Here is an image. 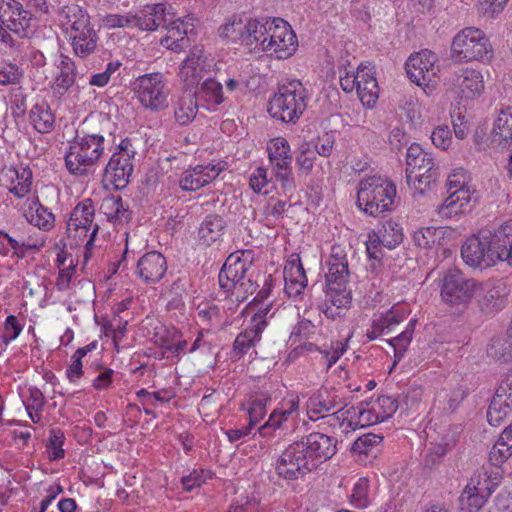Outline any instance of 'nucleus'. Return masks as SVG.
I'll use <instances>...</instances> for the list:
<instances>
[{
  "mask_svg": "<svg viewBox=\"0 0 512 512\" xmlns=\"http://www.w3.org/2000/svg\"><path fill=\"white\" fill-rule=\"evenodd\" d=\"M337 440L320 432H312L291 443L275 463L276 474L285 480H298L336 453Z\"/></svg>",
  "mask_w": 512,
  "mask_h": 512,
  "instance_id": "1",
  "label": "nucleus"
},
{
  "mask_svg": "<svg viewBox=\"0 0 512 512\" xmlns=\"http://www.w3.org/2000/svg\"><path fill=\"white\" fill-rule=\"evenodd\" d=\"M252 251L242 250L231 253L222 266L218 281L220 288L231 293L238 301H244L248 295L254 294L259 288L261 274L250 272Z\"/></svg>",
  "mask_w": 512,
  "mask_h": 512,
  "instance_id": "2",
  "label": "nucleus"
},
{
  "mask_svg": "<svg viewBox=\"0 0 512 512\" xmlns=\"http://www.w3.org/2000/svg\"><path fill=\"white\" fill-rule=\"evenodd\" d=\"M328 266L325 299L319 309L328 319L335 320L345 316L352 301L351 291L346 289L348 261L345 255L333 253Z\"/></svg>",
  "mask_w": 512,
  "mask_h": 512,
  "instance_id": "3",
  "label": "nucleus"
},
{
  "mask_svg": "<svg viewBox=\"0 0 512 512\" xmlns=\"http://www.w3.org/2000/svg\"><path fill=\"white\" fill-rule=\"evenodd\" d=\"M396 186L381 176L362 179L357 193L359 208L369 216L377 217L395 207Z\"/></svg>",
  "mask_w": 512,
  "mask_h": 512,
  "instance_id": "4",
  "label": "nucleus"
},
{
  "mask_svg": "<svg viewBox=\"0 0 512 512\" xmlns=\"http://www.w3.org/2000/svg\"><path fill=\"white\" fill-rule=\"evenodd\" d=\"M306 90L299 80L282 84L270 99L269 114L286 123H295L306 109Z\"/></svg>",
  "mask_w": 512,
  "mask_h": 512,
  "instance_id": "5",
  "label": "nucleus"
},
{
  "mask_svg": "<svg viewBox=\"0 0 512 512\" xmlns=\"http://www.w3.org/2000/svg\"><path fill=\"white\" fill-rule=\"evenodd\" d=\"M104 141V137L98 134L76 137L65 155L67 170L73 175H86L88 168L93 166L103 154Z\"/></svg>",
  "mask_w": 512,
  "mask_h": 512,
  "instance_id": "6",
  "label": "nucleus"
},
{
  "mask_svg": "<svg viewBox=\"0 0 512 512\" xmlns=\"http://www.w3.org/2000/svg\"><path fill=\"white\" fill-rule=\"evenodd\" d=\"M452 55L459 61H484L492 58L493 51L485 33L475 27L460 31L452 41Z\"/></svg>",
  "mask_w": 512,
  "mask_h": 512,
  "instance_id": "7",
  "label": "nucleus"
},
{
  "mask_svg": "<svg viewBox=\"0 0 512 512\" xmlns=\"http://www.w3.org/2000/svg\"><path fill=\"white\" fill-rule=\"evenodd\" d=\"M441 282L442 300L451 306L465 308L477 293L478 282L455 267L444 272Z\"/></svg>",
  "mask_w": 512,
  "mask_h": 512,
  "instance_id": "8",
  "label": "nucleus"
},
{
  "mask_svg": "<svg viewBox=\"0 0 512 512\" xmlns=\"http://www.w3.org/2000/svg\"><path fill=\"white\" fill-rule=\"evenodd\" d=\"M437 61V55L428 49L410 55L405 63L408 77L418 86H425L426 89L431 91L434 88L435 78L439 71L436 66Z\"/></svg>",
  "mask_w": 512,
  "mask_h": 512,
  "instance_id": "9",
  "label": "nucleus"
},
{
  "mask_svg": "<svg viewBox=\"0 0 512 512\" xmlns=\"http://www.w3.org/2000/svg\"><path fill=\"white\" fill-rule=\"evenodd\" d=\"M492 245L494 246L491 227H485L464 242L461 248V256L464 262L471 267H478L485 261L488 264L495 262L498 259Z\"/></svg>",
  "mask_w": 512,
  "mask_h": 512,
  "instance_id": "10",
  "label": "nucleus"
},
{
  "mask_svg": "<svg viewBox=\"0 0 512 512\" xmlns=\"http://www.w3.org/2000/svg\"><path fill=\"white\" fill-rule=\"evenodd\" d=\"M135 85L137 98L145 108L157 111L166 107L165 81L161 73L140 76Z\"/></svg>",
  "mask_w": 512,
  "mask_h": 512,
  "instance_id": "11",
  "label": "nucleus"
},
{
  "mask_svg": "<svg viewBox=\"0 0 512 512\" xmlns=\"http://www.w3.org/2000/svg\"><path fill=\"white\" fill-rule=\"evenodd\" d=\"M33 15L17 0H0V21L20 38H29L32 33Z\"/></svg>",
  "mask_w": 512,
  "mask_h": 512,
  "instance_id": "12",
  "label": "nucleus"
},
{
  "mask_svg": "<svg viewBox=\"0 0 512 512\" xmlns=\"http://www.w3.org/2000/svg\"><path fill=\"white\" fill-rule=\"evenodd\" d=\"M94 215L95 208L93 201L92 199L87 198L74 207L67 223V229L69 232L74 230L76 233L80 232L79 235L83 236H86L89 229L92 228L89 240L85 245L86 250H89L93 246L95 237L100 229L97 223H93Z\"/></svg>",
  "mask_w": 512,
  "mask_h": 512,
  "instance_id": "13",
  "label": "nucleus"
},
{
  "mask_svg": "<svg viewBox=\"0 0 512 512\" xmlns=\"http://www.w3.org/2000/svg\"><path fill=\"white\" fill-rule=\"evenodd\" d=\"M273 26L272 38L265 44L264 52L275 55L278 59H287L298 46L297 37L291 26L281 18L276 19Z\"/></svg>",
  "mask_w": 512,
  "mask_h": 512,
  "instance_id": "14",
  "label": "nucleus"
},
{
  "mask_svg": "<svg viewBox=\"0 0 512 512\" xmlns=\"http://www.w3.org/2000/svg\"><path fill=\"white\" fill-rule=\"evenodd\" d=\"M213 60L203 55V49L194 47L183 61L179 76L187 86L199 84L202 79L212 76Z\"/></svg>",
  "mask_w": 512,
  "mask_h": 512,
  "instance_id": "15",
  "label": "nucleus"
},
{
  "mask_svg": "<svg viewBox=\"0 0 512 512\" xmlns=\"http://www.w3.org/2000/svg\"><path fill=\"white\" fill-rule=\"evenodd\" d=\"M448 84L462 98L473 99L484 89L483 77L474 69H459L447 79Z\"/></svg>",
  "mask_w": 512,
  "mask_h": 512,
  "instance_id": "16",
  "label": "nucleus"
},
{
  "mask_svg": "<svg viewBox=\"0 0 512 512\" xmlns=\"http://www.w3.org/2000/svg\"><path fill=\"white\" fill-rule=\"evenodd\" d=\"M475 201L474 192H471L468 186H461L449 192V196L438 206L437 213L443 219H451L470 212L473 207L472 202Z\"/></svg>",
  "mask_w": 512,
  "mask_h": 512,
  "instance_id": "17",
  "label": "nucleus"
},
{
  "mask_svg": "<svg viewBox=\"0 0 512 512\" xmlns=\"http://www.w3.org/2000/svg\"><path fill=\"white\" fill-rule=\"evenodd\" d=\"M134 17V27L144 31H153L172 24L173 13L167 10L165 4L159 3L145 6Z\"/></svg>",
  "mask_w": 512,
  "mask_h": 512,
  "instance_id": "18",
  "label": "nucleus"
},
{
  "mask_svg": "<svg viewBox=\"0 0 512 512\" xmlns=\"http://www.w3.org/2000/svg\"><path fill=\"white\" fill-rule=\"evenodd\" d=\"M129 154H113L105 167L104 177L109 180L116 190L124 189L133 172V163Z\"/></svg>",
  "mask_w": 512,
  "mask_h": 512,
  "instance_id": "19",
  "label": "nucleus"
},
{
  "mask_svg": "<svg viewBox=\"0 0 512 512\" xmlns=\"http://www.w3.org/2000/svg\"><path fill=\"white\" fill-rule=\"evenodd\" d=\"M491 147L504 149L512 143V106L501 108L489 134Z\"/></svg>",
  "mask_w": 512,
  "mask_h": 512,
  "instance_id": "20",
  "label": "nucleus"
},
{
  "mask_svg": "<svg viewBox=\"0 0 512 512\" xmlns=\"http://www.w3.org/2000/svg\"><path fill=\"white\" fill-rule=\"evenodd\" d=\"M4 186L14 194L17 198L25 197L31 190L32 171L30 168L15 169L14 167L6 168L3 166Z\"/></svg>",
  "mask_w": 512,
  "mask_h": 512,
  "instance_id": "21",
  "label": "nucleus"
},
{
  "mask_svg": "<svg viewBox=\"0 0 512 512\" xmlns=\"http://www.w3.org/2000/svg\"><path fill=\"white\" fill-rule=\"evenodd\" d=\"M137 269L145 282H157L167 270L166 259L157 251L146 253L138 260Z\"/></svg>",
  "mask_w": 512,
  "mask_h": 512,
  "instance_id": "22",
  "label": "nucleus"
},
{
  "mask_svg": "<svg viewBox=\"0 0 512 512\" xmlns=\"http://www.w3.org/2000/svg\"><path fill=\"white\" fill-rule=\"evenodd\" d=\"M440 178L439 165L434 162L419 170H413L406 172V181L408 185L420 195H423L426 191L433 189L436 186Z\"/></svg>",
  "mask_w": 512,
  "mask_h": 512,
  "instance_id": "23",
  "label": "nucleus"
},
{
  "mask_svg": "<svg viewBox=\"0 0 512 512\" xmlns=\"http://www.w3.org/2000/svg\"><path fill=\"white\" fill-rule=\"evenodd\" d=\"M501 285L498 283L478 282L477 298L478 306L484 313L497 312L504 306V298L501 293Z\"/></svg>",
  "mask_w": 512,
  "mask_h": 512,
  "instance_id": "24",
  "label": "nucleus"
},
{
  "mask_svg": "<svg viewBox=\"0 0 512 512\" xmlns=\"http://www.w3.org/2000/svg\"><path fill=\"white\" fill-rule=\"evenodd\" d=\"M70 40L75 55L86 58L95 51L98 35L90 23L87 26L70 31Z\"/></svg>",
  "mask_w": 512,
  "mask_h": 512,
  "instance_id": "25",
  "label": "nucleus"
},
{
  "mask_svg": "<svg viewBox=\"0 0 512 512\" xmlns=\"http://www.w3.org/2000/svg\"><path fill=\"white\" fill-rule=\"evenodd\" d=\"M491 233L496 258L512 266V219L502 223L498 228L491 227Z\"/></svg>",
  "mask_w": 512,
  "mask_h": 512,
  "instance_id": "26",
  "label": "nucleus"
},
{
  "mask_svg": "<svg viewBox=\"0 0 512 512\" xmlns=\"http://www.w3.org/2000/svg\"><path fill=\"white\" fill-rule=\"evenodd\" d=\"M501 480V470L488 471L485 467H482L471 477L469 483L466 486V493H469L470 490H473L489 498L496 487L501 483Z\"/></svg>",
  "mask_w": 512,
  "mask_h": 512,
  "instance_id": "27",
  "label": "nucleus"
},
{
  "mask_svg": "<svg viewBox=\"0 0 512 512\" xmlns=\"http://www.w3.org/2000/svg\"><path fill=\"white\" fill-rule=\"evenodd\" d=\"M342 404L337 395L327 389H320L309 398L307 413L310 419L316 420L319 417L318 415H324L323 413L329 412Z\"/></svg>",
  "mask_w": 512,
  "mask_h": 512,
  "instance_id": "28",
  "label": "nucleus"
},
{
  "mask_svg": "<svg viewBox=\"0 0 512 512\" xmlns=\"http://www.w3.org/2000/svg\"><path fill=\"white\" fill-rule=\"evenodd\" d=\"M100 211L113 223L123 224L131 219V211L120 196L111 195L102 200Z\"/></svg>",
  "mask_w": 512,
  "mask_h": 512,
  "instance_id": "29",
  "label": "nucleus"
},
{
  "mask_svg": "<svg viewBox=\"0 0 512 512\" xmlns=\"http://www.w3.org/2000/svg\"><path fill=\"white\" fill-rule=\"evenodd\" d=\"M198 99L196 92L185 90L179 97L175 106V119L180 125H187L197 115Z\"/></svg>",
  "mask_w": 512,
  "mask_h": 512,
  "instance_id": "30",
  "label": "nucleus"
},
{
  "mask_svg": "<svg viewBox=\"0 0 512 512\" xmlns=\"http://www.w3.org/2000/svg\"><path fill=\"white\" fill-rule=\"evenodd\" d=\"M197 99L203 101L207 108L218 106L224 102L222 84L213 76H208L197 88Z\"/></svg>",
  "mask_w": 512,
  "mask_h": 512,
  "instance_id": "31",
  "label": "nucleus"
},
{
  "mask_svg": "<svg viewBox=\"0 0 512 512\" xmlns=\"http://www.w3.org/2000/svg\"><path fill=\"white\" fill-rule=\"evenodd\" d=\"M168 30V35L161 39V44L172 51L179 52L189 44V38L186 36L187 29L180 19L172 18V24L162 26Z\"/></svg>",
  "mask_w": 512,
  "mask_h": 512,
  "instance_id": "32",
  "label": "nucleus"
},
{
  "mask_svg": "<svg viewBox=\"0 0 512 512\" xmlns=\"http://www.w3.org/2000/svg\"><path fill=\"white\" fill-rule=\"evenodd\" d=\"M225 222L219 215H208L200 225L198 236L202 244L211 245L223 234Z\"/></svg>",
  "mask_w": 512,
  "mask_h": 512,
  "instance_id": "33",
  "label": "nucleus"
},
{
  "mask_svg": "<svg viewBox=\"0 0 512 512\" xmlns=\"http://www.w3.org/2000/svg\"><path fill=\"white\" fill-rule=\"evenodd\" d=\"M29 119L39 133H49L54 128L55 116L47 104L34 105L30 110Z\"/></svg>",
  "mask_w": 512,
  "mask_h": 512,
  "instance_id": "34",
  "label": "nucleus"
},
{
  "mask_svg": "<svg viewBox=\"0 0 512 512\" xmlns=\"http://www.w3.org/2000/svg\"><path fill=\"white\" fill-rule=\"evenodd\" d=\"M488 356L501 363L512 361V331L507 329V336H497L491 339L487 347Z\"/></svg>",
  "mask_w": 512,
  "mask_h": 512,
  "instance_id": "35",
  "label": "nucleus"
},
{
  "mask_svg": "<svg viewBox=\"0 0 512 512\" xmlns=\"http://www.w3.org/2000/svg\"><path fill=\"white\" fill-rule=\"evenodd\" d=\"M59 16L64 25L71 27V31L90 24V16L88 13L75 3L63 6L59 11Z\"/></svg>",
  "mask_w": 512,
  "mask_h": 512,
  "instance_id": "36",
  "label": "nucleus"
},
{
  "mask_svg": "<svg viewBox=\"0 0 512 512\" xmlns=\"http://www.w3.org/2000/svg\"><path fill=\"white\" fill-rule=\"evenodd\" d=\"M60 73L54 83V90L64 94L75 83V63L68 56L61 55L59 64Z\"/></svg>",
  "mask_w": 512,
  "mask_h": 512,
  "instance_id": "37",
  "label": "nucleus"
},
{
  "mask_svg": "<svg viewBox=\"0 0 512 512\" xmlns=\"http://www.w3.org/2000/svg\"><path fill=\"white\" fill-rule=\"evenodd\" d=\"M435 162L431 153L426 152L419 144L413 143L409 146L406 154V171L423 169Z\"/></svg>",
  "mask_w": 512,
  "mask_h": 512,
  "instance_id": "38",
  "label": "nucleus"
},
{
  "mask_svg": "<svg viewBox=\"0 0 512 512\" xmlns=\"http://www.w3.org/2000/svg\"><path fill=\"white\" fill-rule=\"evenodd\" d=\"M504 431L489 452V462L497 469L512 456V436L504 439Z\"/></svg>",
  "mask_w": 512,
  "mask_h": 512,
  "instance_id": "39",
  "label": "nucleus"
},
{
  "mask_svg": "<svg viewBox=\"0 0 512 512\" xmlns=\"http://www.w3.org/2000/svg\"><path fill=\"white\" fill-rule=\"evenodd\" d=\"M349 414L350 409L341 407L334 413L321 415L320 418L324 421V424L334 429L340 428L343 433L348 434L350 431H354L357 428V423H354L352 420H348ZM317 419H319V417H317Z\"/></svg>",
  "mask_w": 512,
  "mask_h": 512,
  "instance_id": "40",
  "label": "nucleus"
},
{
  "mask_svg": "<svg viewBox=\"0 0 512 512\" xmlns=\"http://www.w3.org/2000/svg\"><path fill=\"white\" fill-rule=\"evenodd\" d=\"M261 338V333L255 331L254 328L249 326L241 332L235 339L233 344V354L235 357L240 358L245 355L251 347L255 345Z\"/></svg>",
  "mask_w": 512,
  "mask_h": 512,
  "instance_id": "41",
  "label": "nucleus"
},
{
  "mask_svg": "<svg viewBox=\"0 0 512 512\" xmlns=\"http://www.w3.org/2000/svg\"><path fill=\"white\" fill-rule=\"evenodd\" d=\"M512 411V403L493 397L487 411L490 425L497 427Z\"/></svg>",
  "mask_w": 512,
  "mask_h": 512,
  "instance_id": "42",
  "label": "nucleus"
},
{
  "mask_svg": "<svg viewBox=\"0 0 512 512\" xmlns=\"http://www.w3.org/2000/svg\"><path fill=\"white\" fill-rule=\"evenodd\" d=\"M273 171L277 179L281 182L284 190H292L295 187L294 178L292 176V157L288 159L281 158V160H270Z\"/></svg>",
  "mask_w": 512,
  "mask_h": 512,
  "instance_id": "43",
  "label": "nucleus"
},
{
  "mask_svg": "<svg viewBox=\"0 0 512 512\" xmlns=\"http://www.w3.org/2000/svg\"><path fill=\"white\" fill-rule=\"evenodd\" d=\"M382 238V246L389 249L395 248L403 241L402 227L394 221H386L379 232Z\"/></svg>",
  "mask_w": 512,
  "mask_h": 512,
  "instance_id": "44",
  "label": "nucleus"
},
{
  "mask_svg": "<svg viewBox=\"0 0 512 512\" xmlns=\"http://www.w3.org/2000/svg\"><path fill=\"white\" fill-rule=\"evenodd\" d=\"M466 396V390L462 386H456L449 393H445L444 396L440 395L438 404L444 413L452 414L457 410Z\"/></svg>",
  "mask_w": 512,
  "mask_h": 512,
  "instance_id": "45",
  "label": "nucleus"
},
{
  "mask_svg": "<svg viewBox=\"0 0 512 512\" xmlns=\"http://www.w3.org/2000/svg\"><path fill=\"white\" fill-rule=\"evenodd\" d=\"M246 30V24L243 23L242 19L237 16H233L220 27V36L231 39L233 42H240L244 45V35Z\"/></svg>",
  "mask_w": 512,
  "mask_h": 512,
  "instance_id": "46",
  "label": "nucleus"
},
{
  "mask_svg": "<svg viewBox=\"0 0 512 512\" xmlns=\"http://www.w3.org/2000/svg\"><path fill=\"white\" fill-rule=\"evenodd\" d=\"M264 18L249 19L246 23L244 45L250 50H256L259 47L260 39L263 36Z\"/></svg>",
  "mask_w": 512,
  "mask_h": 512,
  "instance_id": "47",
  "label": "nucleus"
},
{
  "mask_svg": "<svg viewBox=\"0 0 512 512\" xmlns=\"http://www.w3.org/2000/svg\"><path fill=\"white\" fill-rule=\"evenodd\" d=\"M30 210H34V213L30 215V223L37 226L39 229L44 231L50 230L54 226L55 217L54 215L48 211L46 207H44L41 203L36 201L33 206L30 207Z\"/></svg>",
  "mask_w": 512,
  "mask_h": 512,
  "instance_id": "48",
  "label": "nucleus"
},
{
  "mask_svg": "<svg viewBox=\"0 0 512 512\" xmlns=\"http://www.w3.org/2000/svg\"><path fill=\"white\" fill-rule=\"evenodd\" d=\"M357 94L360 101L366 107H373L379 95V86L375 77L358 84Z\"/></svg>",
  "mask_w": 512,
  "mask_h": 512,
  "instance_id": "49",
  "label": "nucleus"
},
{
  "mask_svg": "<svg viewBox=\"0 0 512 512\" xmlns=\"http://www.w3.org/2000/svg\"><path fill=\"white\" fill-rule=\"evenodd\" d=\"M64 440L65 435L61 429L55 428L50 430V436L46 444L50 461H57L65 457V451L62 448Z\"/></svg>",
  "mask_w": 512,
  "mask_h": 512,
  "instance_id": "50",
  "label": "nucleus"
},
{
  "mask_svg": "<svg viewBox=\"0 0 512 512\" xmlns=\"http://www.w3.org/2000/svg\"><path fill=\"white\" fill-rule=\"evenodd\" d=\"M383 441V436L374 434V433H366L359 436L354 443L352 444L351 451L359 454H370L373 449H375L378 445Z\"/></svg>",
  "mask_w": 512,
  "mask_h": 512,
  "instance_id": "51",
  "label": "nucleus"
},
{
  "mask_svg": "<svg viewBox=\"0 0 512 512\" xmlns=\"http://www.w3.org/2000/svg\"><path fill=\"white\" fill-rule=\"evenodd\" d=\"M23 70L14 63L0 62V85H16L23 78Z\"/></svg>",
  "mask_w": 512,
  "mask_h": 512,
  "instance_id": "52",
  "label": "nucleus"
},
{
  "mask_svg": "<svg viewBox=\"0 0 512 512\" xmlns=\"http://www.w3.org/2000/svg\"><path fill=\"white\" fill-rule=\"evenodd\" d=\"M488 497L478 493L477 491L470 490L466 493V488L463 490L459 502L462 510L467 512H478L487 502Z\"/></svg>",
  "mask_w": 512,
  "mask_h": 512,
  "instance_id": "53",
  "label": "nucleus"
},
{
  "mask_svg": "<svg viewBox=\"0 0 512 512\" xmlns=\"http://www.w3.org/2000/svg\"><path fill=\"white\" fill-rule=\"evenodd\" d=\"M202 165H197L192 170L185 171L179 181V185L184 191H196L204 187L205 180H201L198 174L202 173Z\"/></svg>",
  "mask_w": 512,
  "mask_h": 512,
  "instance_id": "54",
  "label": "nucleus"
},
{
  "mask_svg": "<svg viewBox=\"0 0 512 512\" xmlns=\"http://www.w3.org/2000/svg\"><path fill=\"white\" fill-rule=\"evenodd\" d=\"M270 400L265 394L256 395L247 409L250 426H255L266 414V404Z\"/></svg>",
  "mask_w": 512,
  "mask_h": 512,
  "instance_id": "55",
  "label": "nucleus"
},
{
  "mask_svg": "<svg viewBox=\"0 0 512 512\" xmlns=\"http://www.w3.org/2000/svg\"><path fill=\"white\" fill-rule=\"evenodd\" d=\"M269 160H281V158H291L290 146L285 138L278 137L271 140L267 148Z\"/></svg>",
  "mask_w": 512,
  "mask_h": 512,
  "instance_id": "56",
  "label": "nucleus"
},
{
  "mask_svg": "<svg viewBox=\"0 0 512 512\" xmlns=\"http://www.w3.org/2000/svg\"><path fill=\"white\" fill-rule=\"evenodd\" d=\"M369 490V481L366 478H359L353 487L351 501L357 508H363L367 505V495Z\"/></svg>",
  "mask_w": 512,
  "mask_h": 512,
  "instance_id": "57",
  "label": "nucleus"
},
{
  "mask_svg": "<svg viewBox=\"0 0 512 512\" xmlns=\"http://www.w3.org/2000/svg\"><path fill=\"white\" fill-rule=\"evenodd\" d=\"M284 279L292 280L301 283H307V276L305 274L304 267L299 258L291 260L284 268Z\"/></svg>",
  "mask_w": 512,
  "mask_h": 512,
  "instance_id": "58",
  "label": "nucleus"
},
{
  "mask_svg": "<svg viewBox=\"0 0 512 512\" xmlns=\"http://www.w3.org/2000/svg\"><path fill=\"white\" fill-rule=\"evenodd\" d=\"M417 323L416 319H411L406 327V329L400 333L398 336L391 338L388 340V343L394 348L407 350L408 345L412 340V336L414 333L415 325Z\"/></svg>",
  "mask_w": 512,
  "mask_h": 512,
  "instance_id": "59",
  "label": "nucleus"
},
{
  "mask_svg": "<svg viewBox=\"0 0 512 512\" xmlns=\"http://www.w3.org/2000/svg\"><path fill=\"white\" fill-rule=\"evenodd\" d=\"M272 310V303L265 305L264 307H260L257 312L252 316L250 320V326L260 333L263 332L265 327L267 326L268 318H272L274 312Z\"/></svg>",
  "mask_w": 512,
  "mask_h": 512,
  "instance_id": "60",
  "label": "nucleus"
},
{
  "mask_svg": "<svg viewBox=\"0 0 512 512\" xmlns=\"http://www.w3.org/2000/svg\"><path fill=\"white\" fill-rule=\"evenodd\" d=\"M379 418L383 422L390 418L398 409V402L391 396H380L377 399Z\"/></svg>",
  "mask_w": 512,
  "mask_h": 512,
  "instance_id": "61",
  "label": "nucleus"
},
{
  "mask_svg": "<svg viewBox=\"0 0 512 512\" xmlns=\"http://www.w3.org/2000/svg\"><path fill=\"white\" fill-rule=\"evenodd\" d=\"M21 331L22 326L18 323L16 316L9 315L5 320L4 334L0 338L5 345H8L19 336Z\"/></svg>",
  "mask_w": 512,
  "mask_h": 512,
  "instance_id": "62",
  "label": "nucleus"
},
{
  "mask_svg": "<svg viewBox=\"0 0 512 512\" xmlns=\"http://www.w3.org/2000/svg\"><path fill=\"white\" fill-rule=\"evenodd\" d=\"M432 143L442 150L447 149L452 143V135L448 126H438L431 134Z\"/></svg>",
  "mask_w": 512,
  "mask_h": 512,
  "instance_id": "63",
  "label": "nucleus"
},
{
  "mask_svg": "<svg viewBox=\"0 0 512 512\" xmlns=\"http://www.w3.org/2000/svg\"><path fill=\"white\" fill-rule=\"evenodd\" d=\"M286 211V202L283 200H270L263 209V215L267 221L279 220Z\"/></svg>",
  "mask_w": 512,
  "mask_h": 512,
  "instance_id": "64",
  "label": "nucleus"
}]
</instances>
